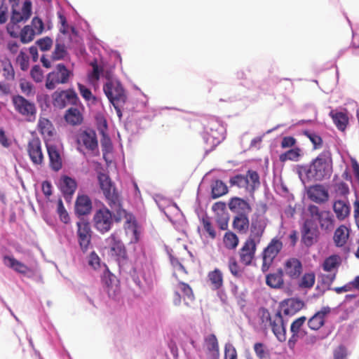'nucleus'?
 <instances>
[{
    "label": "nucleus",
    "instance_id": "f257e3e1",
    "mask_svg": "<svg viewBox=\"0 0 359 359\" xmlns=\"http://www.w3.org/2000/svg\"><path fill=\"white\" fill-rule=\"evenodd\" d=\"M111 209L114 213L104 205L95 211L93 217L95 229L103 234L111 230L114 222L120 223L123 219H125V229H130L135 236V241H137V230L135 217L122 208L121 203H120V206Z\"/></svg>",
    "mask_w": 359,
    "mask_h": 359
},
{
    "label": "nucleus",
    "instance_id": "f03ea898",
    "mask_svg": "<svg viewBox=\"0 0 359 359\" xmlns=\"http://www.w3.org/2000/svg\"><path fill=\"white\" fill-rule=\"evenodd\" d=\"M332 154L329 150L321 152L311 163L306 176L315 180L321 181L330 177L332 171Z\"/></svg>",
    "mask_w": 359,
    "mask_h": 359
},
{
    "label": "nucleus",
    "instance_id": "7ed1b4c3",
    "mask_svg": "<svg viewBox=\"0 0 359 359\" xmlns=\"http://www.w3.org/2000/svg\"><path fill=\"white\" fill-rule=\"evenodd\" d=\"M205 135L204 140L210 148L217 146L224 139L223 127L215 117H210L203 123Z\"/></svg>",
    "mask_w": 359,
    "mask_h": 359
},
{
    "label": "nucleus",
    "instance_id": "20e7f679",
    "mask_svg": "<svg viewBox=\"0 0 359 359\" xmlns=\"http://www.w3.org/2000/svg\"><path fill=\"white\" fill-rule=\"evenodd\" d=\"M98 181L100 189L106 198V201L111 208L120 206V196L114 187L109 177L104 173H99Z\"/></svg>",
    "mask_w": 359,
    "mask_h": 359
},
{
    "label": "nucleus",
    "instance_id": "39448f33",
    "mask_svg": "<svg viewBox=\"0 0 359 359\" xmlns=\"http://www.w3.org/2000/svg\"><path fill=\"white\" fill-rule=\"evenodd\" d=\"M104 250L109 257L116 260L127 257L126 247L117 233L114 232L104 240Z\"/></svg>",
    "mask_w": 359,
    "mask_h": 359
},
{
    "label": "nucleus",
    "instance_id": "423d86ee",
    "mask_svg": "<svg viewBox=\"0 0 359 359\" xmlns=\"http://www.w3.org/2000/svg\"><path fill=\"white\" fill-rule=\"evenodd\" d=\"M72 74L65 65H57L55 69L46 76V88L48 90H53L59 84L67 83Z\"/></svg>",
    "mask_w": 359,
    "mask_h": 359
},
{
    "label": "nucleus",
    "instance_id": "0eeeda50",
    "mask_svg": "<svg viewBox=\"0 0 359 359\" xmlns=\"http://www.w3.org/2000/svg\"><path fill=\"white\" fill-rule=\"evenodd\" d=\"M12 103L15 110L29 121H32L36 118V108L35 104L23 96L18 95L12 97Z\"/></svg>",
    "mask_w": 359,
    "mask_h": 359
},
{
    "label": "nucleus",
    "instance_id": "6e6552de",
    "mask_svg": "<svg viewBox=\"0 0 359 359\" xmlns=\"http://www.w3.org/2000/svg\"><path fill=\"white\" fill-rule=\"evenodd\" d=\"M172 290V302L175 306H180L182 300L186 305L189 306V302H193L195 299L193 290L187 283L178 280L173 285Z\"/></svg>",
    "mask_w": 359,
    "mask_h": 359
},
{
    "label": "nucleus",
    "instance_id": "1a4fd4ad",
    "mask_svg": "<svg viewBox=\"0 0 359 359\" xmlns=\"http://www.w3.org/2000/svg\"><path fill=\"white\" fill-rule=\"evenodd\" d=\"M103 90L111 103H126L127 97L119 81H107L103 86Z\"/></svg>",
    "mask_w": 359,
    "mask_h": 359
},
{
    "label": "nucleus",
    "instance_id": "9d476101",
    "mask_svg": "<svg viewBox=\"0 0 359 359\" xmlns=\"http://www.w3.org/2000/svg\"><path fill=\"white\" fill-rule=\"evenodd\" d=\"M76 236L78 243L83 252H87L90 245L93 231L88 222L82 219L76 222Z\"/></svg>",
    "mask_w": 359,
    "mask_h": 359
},
{
    "label": "nucleus",
    "instance_id": "9b49d317",
    "mask_svg": "<svg viewBox=\"0 0 359 359\" xmlns=\"http://www.w3.org/2000/svg\"><path fill=\"white\" fill-rule=\"evenodd\" d=\"M310 216L319 222L320 228L325 230H331L334 227V219L332 214L328 210H320L315 205L308 207Z\"/></svg>",
    "mask_w": 359,
    "mask_h": 359
},
{
    "label": "nucleus",
    "instance_id": "f8f14e48",
    "mask_svg": "<svg viewBox=\"0 0 359 359\" xmlns=\"http://www.w3.org/2000/svg\"><path fill=\"white\" fill-rule=\"evenodd\" d=\"M52 97L53 106L58 109H63L67 104L76 105L79 102V97L72 89L55 91Z\"/></svg>",
    "mask_w": 359,
    "mask_h": 359
},
{
    "label": "nucleus",
    "instance_id": "ddd939ff",
    "mask_svg": "<svg viewBox=\"0 0 359 359\" xmlns=\"http://www.w3.org/2000/svg\"><path fill=\"white\" fill-rule=\"evenodd\" d=\"M27 151L32 163L35 165H41L44 162L41 142L39 138L34 137L27 144Z\"/></svg>",
    "mask_w": 359,
    "mask_h": 359
},
{
    "label": "nucleus",
    "instance_id": "4468645a",
    "mask_svg": "<svg viewBox=\"0 0 359 359\" xmlns=\"http://www.w3.org/2000/svg\"><path fill=\"white\" fill-rule=\"evenodd\" d=\"M319 231L311 219H306L302 228V242L306 246L313 245L318 241Z\"/></svg>",
    "mask_w": 359,
    "mask_h": 359
},
{
    "label": "nucleus",
    "instance_id": "2eb2a0df",
    "mask_svg": "<svg viewBox=\"0 0 359 359\" xmlns=\"http://www.w3.org/2000/svg\"><path fill=\"white\" fill-rule=\"evenodd\" d=\"M259 243L251 239H246L238 252L239 259L241 264L245 266L252 264L255 257L257 246Z\"/></svg>",
    "mask_w": 359,
    "mask_h": 359
},
{
    "label": "nucleus",
    "instance_id": "dca6fc26",
    "mask_svg": "<svg viewBox=\"0 0 359 359\" xmlns=\"http://www.w3.org/2000/svg\"><path fill=\"white\" fill-rule=\"evenodd\" d=\"M266 226V222L260 215H257L255 217L252 218L249 228L250 233L247 239H251L253 241L259 243Z\"/></svg>",
    "mask_w": 359,
    "mask_h": 359
},
{
    "label": "nucleus",
    "instance_id": "f3484780",
    "mask_svg": "<svg viewBox=\"0 0 359 359\" xmlns=\"http://www.w3.org/2000/svg\"><path fill=\"white\" fill-rule=\"evenodd\" d=\"M308 198L318 204L327 202L329 199L327 189L323 184L310 186L307 189Z\"/></svg>",
    "mask_w": 359,
    "mask_h": 359
},
{
    "label": "nucleus",
    "instance_id": "a211bd4d",
    "mask_svg": "<svg viewBox=\"0 0 359 359\" xmlns=\"http://www.w3.org/2000/svg\"><path fill=\"white\" fill-rule=\"evenodd\" d=\"M77 142L79 145H83L86 149L92 151L97 149L98 147L97 135L93 130L80 133L77 137Z\"/></svg>",
    "mask_w": 359,
    "mask_h": 359
},
{
    "label": "nucleus",
    "instance_id": "6ab92c4d",
    "mask_svg": "<svg viewBox=\"0 0 359 359\" xmlns=\"http://www.w3.org/2000/svg\"><path fill=\"white\" fill-rule=\"evenodd\" d=\"M331 313V308L328 306H323L321 309L317 311L313 316H311L307 322L309 327L317 331L320 330L325 323V318Z\"/></svg>",
    "mask_w": 359,
    "mask_h": 359
},
{
    "label": "nucleus",
    "instance_id": "aec40b11",
    "mask_svg": "<svg viewBox=\"0 0 359 359\" xmlns=\"http://www.w3.org/2000/svg\"><path fill=\"white\" fill-rule=\"evenodd\" d=\"M269 327L271 328L278 341H285L286 340V329L280 311H278L273 316V320Z\"/></svg>",
    "mask_w": 359,
    "mask_h": 359
},
{
    "label": "nucleus",
    "instance_id": "412c9836",
    "mask_svg": "<svg viewBox=\"0 0 359 359\" xmlns=\"http://www.w3.org/2000/svg\"><path fill=\"white\" fill-rule=\"evenodd\" d=\"M204 348L208 359H219V343L214 334H210L204 338Z\"/></svg>",
    "mask_w": 359,
    "mask_h": 359
},
{
    "label": "nucleus",
    "instance_id": "4be33fe9",
    "mask_svg": "<svg viewBox=\"0 0 359 359\" xmlns=\"http://www.w3.org/2000/svg\"><path fill=\"white\" fill-rule=\"evenodd\" d=\"M284 272L291 279H298L302 273V264L297 258H290L284 264Z\"/></svg>",
    "mask_w": 359,
    "mask_h": 359
},
{
    "label": "nucleus",
    "instance_id": "5701e85b",
    "mask_svg": "<svg viewBox=\"0 0 359 359\" xmlns=\"http://www.w3.org/2000/svg\"><path fill=\"white\" fill-rule=\"evenodd\" d=\"M32 15V3L29 1H25L21 11H18L13 8L12 15L11 18V24L17 25L18 23L26 22Z\"/></svg>",
    "mask_w": 359,
    "mask_h": 359
},
{
    "label": "nucleus",
    "instance_id": "b1692460",
    "mask_svg": "<svg viewBox=\"0 0 359 359\" xmlns=\"http://www.w3.org/2000/svg\"><path fill=\"white\" fill-rule=\"evenodd\" d=\"M47 152L50 161V167L55 171L60 170L62 167V158L58 148L54 144H46Z\"/></svg>",
    "mask_w": 359,
    "mask_h": 359
},
{
    "label": "nucleus",
    "instance_id": "393cba45",
    "mask_svg": "<svg viewBox=\"0 0 359 359\" xmlns=\"http://www.w3.org/2000/svg\"><path fill=\"white\" fill-rule=\"evenodd\" d=\"M229 208L236 215L244 213L248 215L252 211L249 203L239 197H233L229 201Z\"/></svg>",
    "mask_w": 359,
    "mask_h": 359
},
{
    "label": "nucleus",
    "instance_id": "a878e982",
    "mask_svg": "<svg viewBox=\"0 0 359 359\" xmlns=\"http://www.w3.org/2000/svg\"><path fill=\"white\" fill-rule=\"evenodd\" d=\"M60 187L64 197L70 200L77 188L76 180L68 176H62L60 180Z\"/></svg>",
    "mask_w": 359,
    "mask_h": 359
},
{
    "label": "nucleus",
    "instance_id": "bb28decb",
    "mask_svg": "<svg viewBox=\"0 0 359 359\" xmlns=\"http://www.w3.org/2000/svg\"><path fill=\"white\" fill-rule=\"evenodd\" d=\"M92 210V201L87 195L78 196L75 203V212L83 216L90 214Z\"/></svg>",
    "mask_w": 359,
    "mask_h": 359
},
{
    "label": "nucleus",
    "instance_id": "cd10ccee",
    "mask_svg": "<svg viewBox=\"0 0 359 359\" xmlns=\"http://www.w3.org/2000/svg\"><path fill=\"white\" fill-rule=\"evenodd\" d=\"M4 264L15 272L22 275H27V273L32 272L31 268L11 256H4Z\"/></svg>",
    "mask_w": 359,
    "mask_h": 359
},
{
    "label": "nucleus",
    "instance_id": "c85d7f7f",
    "mask_svg": "<svg viewBox=\"0 0 359 359\" xmlns=\"http://www.w3.org/2000/svg\"><path fill=\"white\" fill-rule=\"evenodd\" d=\"M232 227L239 234H246L250 228L248 215H236L233 219Z\"/></svg>",
    "mask_w": 359,
    "mask_h": 359
},
{
    "label": "nucleus",
    "instance_id": "c756f323",
    "mask_svg": "<svg viewBox=\"0 0 359 359\" xmlns=\"http://www.w3.org/2000/svg\"><path fill=\"white\" fill-rule=\"evenodd\" d=\"M304 306L303 301L298 299L291 298L286 300L282 304L283 313L286 316H293Z\"/></svg>",
    "mask_w": 359,
    "mask_h": 359
},
{
    "label": "nucleus",
    "instance_id": "7c9ffc66",
    "mask_svg": "<svg viewBox=\"0 0 359 359\" xmlns=\"http://www.w3.org/2000/svg\"><path fill=\"white\" fill-rule=\"evenodd\" d=\"M208 279L213 290H219L223 286V273L221 270L217 268L208 273Z\"/></svg>",
    "mask_w": 359,
    "mask_h": 359
},
{
    "label": "nucleus",
    "instance_id": "2f4dec72",
    "mask_svg": "<svg viewBox=\"0 0 359 359\" xmlns=\"http://www.w3.org/2000/svg\"><path fill=\"white\" fill-rule=\"evenodd\" d=\"M283 271L279 269L276 273H269L266 276V283L272 288H280L283 284Z\"/></svg>",
    "mask_w": 359,
    "mask_h": 359
},
{
    "label": "nucleus",
    "instance_id": "473e14b6",
    "mask_svg": "<svg viewBox=\"0 0 359 359\" xmlns=\"http://www.w3.org/2000/svg\"><path fill=\"white\" fill-rule=\"evenodd\" d=\"M65 119L69 124L72 126H77L82 123L83 118L79 109L71 107L67 110L65 114Z\"/></svg>",
    "mask_w": 359,
    "mask_h": 359
},
{
    "label": "nucleus",
    "instance_id": "72a5a7b5",
    "mask_svg": "<svg viewBox=\"0 0 359 359\" xmlns=\"http://www.w3.org/2000/svg\"><path fill=\"white\" fill-rule=\"evenodd\" d=\"M348 236V229L344 225H341L334 231L333 237L334 244L337 247L344 246L346 243Z\"/></svg>",
    "mask_w": 359,
    "mask_h": 359
},
{
    "label": "nucleus",
    "instance_id": "f704fd0d",
    "mask_svg": "<svg viewBox=\"0 0 359 359\" xmlns=\"http://www.w3.org/2000/svg\"><path fill=\"white\" fill-rule=\"evenodd\" d=\"M306 321V318L305 316H301L296 320H294L290 326V331L292 332V337L289 340V344H290L292 342L294 343L297 341V339L299 337L301 334V328L305 324Z\"/></svg>",
    "mask_w": 359,
    "mask_h": 359
},
{
    "label": "nucleus",
    "instance_id": "c9c22d12",
    "mask_svg": "<svg viewBox=\"0 0 359 359\" xmlns=\"http://www.w3.org/2000/svg\"><path fill=\"white\" fill-rule=\"evenodd\" d=\"M38 129L39 133L45 137H51L53 135V126L52 123L46 118H39L38 122Z\"/></svg>",
    "mask_w": 359,
    "mask_h": 359
},
{
    "label": "nucleus",
    "instance_id": "e433bc0d",
    "mask_svg": "<svg viewBox=\"0 0 359 359\" xmlns=\"http://www.w3.org/2000/svg\"><path fill=\"white\" fill-rule=\"evenodd\" d=\"M341 263V257L337 255H332L327 257L323 264V269L325 271L332 272L335 271L337 272V269Z\"/></svg>",
    "mask_w": 359,
    "mask_h": 359
},
{
    "label": "nucleus",
    "instance_id": "4c0bfd02",
    "mask_svg": "<svg viewBox=\"0 0 359 359\" xmlns=\"http://www.w3.org/2000/svg\"><path fill=\"white\" fill-rule=\"evenodd\" d=\"M68 55L67 47L64 42L57 39L55 41V48L51 53L53 60H61L66 57Z\"/></svg>",
    "mask_w": 359,
    "mask_h": 359
},
{
    "label": "nucleus",
    "instance_id": "58836bf2",
    "mask_svg": "<svg viewBox=\"0 0 359 359\" xmlns=\"http://www.w3.org/2000/svg\"><path fill=\"white\" fill-rule=\"evenodd\" d=\"M333 210L336 214L337 217L339 220L344 219L349 214L350 208L347 203L341 200L334 202L333 205Z\"/></svg>",
    "mask_w": 359,
    "mask_h": 359
},
{
    "label": "nucleus",
    "instance_id": "ea45409f",
    "mask_svg": "<svg viewBox=\"0 0 359 359\" xmlns=\"http://www.w3.org/2000/svg\"><path fill=\"white\" fill-rule=\"evenodd\" d=\"M102 281L109 294L111 290H113V292L116 291V287H117V279L114 275L109 271V270L107 269L104 271L102 277Z\"/></svg>",
    "mask_w": 359,
    "mask_h": 359
},
{
    "label": "nucleus",
    "instance_id": "a19ab883",
    "mask_svg": "<svg viewBox=\"0 0 359 359\" xmlns=\"http://www.w3.org/2000/svg\"><path fill=\"white\" fill-rule=\"evenodd\" d=\"M330 115L331 116L337 128L339 130L344 131L348 123V116L343 112L334 113L332 111L330 112Z\"/></svg>",
    "mask_w": 359,
    "mask_h": 359
},
{
    "label": "nucleus",
    "instance_id": "79ce46f5",
    "mask_svg": "<svg viewBox=\"0 0 359 359\" xmlns=\"http://www.w3.org/2000/svg\"><path fill=\"white\" fill-rule=\"evenodd\" d=\"M223 243L226 248L234 250L239 243V239L237 235L232 231H226L223 238Z\"/></svg>",
    "mask_w": 359,
    "mask_h": 359
},
{
    "label": "nucleus",
    "instance_id": "37998d69",
    "mask_svg": "<svg viewBox=\"0 0 359 359\" xmlns=\"http://www.w3.org/2000/svg\"><path fill=\"white\" fill-rule=\"evenodd\" d=\"M301 149L299 147H294L281 154L279 156V160L281 162H285L287 161H297L299 158L301 156Z\"/></svg>",
    "mask_w": 359,
    "mask_h": 359
},
{
    "label": "nucleus",
    "instance_id": "c03bdc74",
    "mask_svg": "<svg viewBox=\"0 0 359 359\" xmlns=\"http://www.w3.org/2000/svg\"><path fill=\"white\" fill-rule=\"evenodd\" d=\"M246 177L248 179V191L253 193L260 185L259 175L257 171L249 170Z\"/></svg>",
    "mask_w": 359,
    "mask_h": 359
},
{
    "label": "nucleus",
    "instance_id": "a18cd8bd",
    "mask_svg": "<svg viewBox=\"0 0 359 359\" xmlns=\"http://www.w3.org/2000/svg\"><path fill=\"white\" fill-rule=\"evenodd\" d=\"M228 192V188L222 180H216L212 185V198L221 197Z\"/></svg>",
    "mask_w": 359,
    "mask_h": 359
},
{
    "label": "nucleus",
    "instance_id": "49530a36",
    "mask_svg": "<svg viewBox=\"0 0 359 359\" xmlns=\"http://www.w3.org/2000/svg\"><path fill=\"white\" fill-rule=\"evenodd\" d=\"M277 255H275L273 253H271L265 250H263L262 253V264L261 267L262 272L266 273L269 271Z\"/></svg>",
    "mask_w": 359,
    "mask_h": 359
},
{
    "label": "nucleus",
    "instance_id": "de8ad7c7",
    "mask_svg": "<svg viewBox=\"0 0 359 359\" xmlns=\"http://www.w3.org/2000/svg\"><path fill=\"white\" fill-rule=\"evenodd\" d=\"M78 89L81 95L87 102L91 104L97 103V98L92 94L91 90L86 86L81 83H78Z\"/></svg>",
    "mask_w": 359,
    "mask_h": 359
},
{
    "label": "nucleus",
    "instance_id": "09e8293b",
    "mask_svg": "<svg viewBox=\"0 0 359 359\" xmlns=\"http://www.w3.org/2000/svg\"><path fill=\"white\" fill-rule=\"evenodd\" d=\"M229 183L231 186H236L238 188H244L248 191V179L246 175L241 174L236 175L230 178Z\"/></svg>",
    "mask_w": 359,
    "mask_h": 359
},
{
    "label": "nucleus",
    "instance_id": "8fccbe9b",
    "mask_svg": "<svg viewBox=\"0 0 359 359\" xmlns=\"http://www.w3.org/2000/svg\"><path fill=\"white\" fill-rule=\"evenodd\" d=\"M36 35L30 25H25L20 33V41L22 43H28L33 41L34 36Z\"/></svg>",
    "mask_w": 359,
    "mask_h": 359
},
{
    "label": "nucleus",
    "instance_id": "3c124183",
    "mask_svg": "<svg viewBox=\"0 0 359 359\" xmlns=\"http://www.w3.org/2000/svg\"><path fill=\"white\" fill-rule=\"evenodd\" d=\"M316 281V276L313 272L304 273L301 278L299 286L302 288H311Z\"/></svg>",
    "mask_w": 359,
    "mask_h": 359
},
{
    "label": "nucleus",
    "instance_id": "603ef678",
    "mask_svg": "<svg viewBox=\"0 0 359 359\" xmlns=\"http://www.w3.org/2000/svg\"><path fill=\"white\" fill-rule=\"evenodd\" d=\"M228 267L233 276L236 278L242 276L243 271L234 257L231 256L229 258Z\"/></svg>",
    "mask_w": 359,
    "mask_h": 359
},
{
    "label": "nucleus",
    "instance_id": "864d4df0",
    "mask_svg": "<svg viewBox=\"0 0 359 359\" xmlns=\"http://www.w3.org/2000/svg\"><path fill=\"white\" fill-rule=\"evenodd\" d=\"M254 351L259 359H270L269 351L263 343H255L254 344Z\"/></svg>",
    "mask_w": 359,
    "mask_h": 359
},
{
    "label": "nucleus",
    "instance_id": "5fc2aeb1",
    "mask_svg": "<svg viewBox=\"0 0 359 359\" xmlns=\"http://www.w3.org/2000/svg\"><path fill=\"white\" fill-rule=\"evenodd\" d=\"M4 77L8 80H13L15 78V72L9 59L6 58L1 62Z\"/></svg>",
    "mask_w": 359,
    "mask_h": 359
},
{
    "label": "nucleus",
    "instance_id": "6e6d98bb",
    "mask_svg": "<svg viewBox=\"0 0 359 359\" xmlns=\"http://www.w3.org/2000/svg\"><path fill=\"white\" fill-rule=\"evenodd\" d=\"M35 44L41 51L46 52L51 49L53 41L49 36H45L36 41Z\"/></svg>",
    "mask_w": 359,
    "mask_h": 359
},
{
    "label": "nucleus",
    "instance_id": "4d7b16f0",
    "mask_svg": "<svg viewBox=\"0 0 359 359\" xmlns=\"http://www.w3.org/2000/svg\"><path fill=\"white\" fill-rule=\"evenodd\" d=\"M57 213L59 215L60 219L65 224H68L70 222V217L67 210L65 209L62 199H59L57 201Z\"/></svg>",
    "mask_w": 359,
    "mask_h": 359
},
{
    "label": "nucleus",
    "instance_id": "13d9d810",
    "mask_svg": "<svg viewBox=\"0 0 359 359\" xmlns=\"http://www.w3.org/2000/svg\"><path fill=\"white\" fill-rule=\"evenodd\" d=\"M282 248L283 243L279 239L273 238L264 250L278 256Z\"/></svg>",
    "mask_w": 359,
    "mask_h": 359
},
{
    "label": "nucleus",
    "instance_id": "bf43d9fd",
    "mask_svg": "<svg viewBox=\"0 0 359 359\" xmlns=\"http://www.w3.org/2000/svg\"><path fill=\"white\" fill-rule=\"evenodd\" d=\"M306 136L310 140V141L313 144V148L315 149H320L323 145V140L322 137L317 135L315 133L306 131Z\"/></svg>",
    "mask_w": 359,
    "mask_h": 359
},
{
    "label": "nucleus",
    "instance_id": "052dcab7",
    "mask_svg": "<svg viewBox=\"0 0 359 359\" xmlns=\"http://www.w3.org/2000/svg\"><path fill=\"white\" fill-rule=\"evenodd\" d=\"M202 224L204 230L208 233L209 236L214 239L216 237V231L210 222L209 217H204L202 218Z\"/></svg>",
    "mask_w": 359,
    "mask_h": 359
},
{
    "label": "nucleus",
    "instance_id": "680f3d73",
    "mask_svg": "<svg viewBox=\"0 0 359 359\" xmlns=\"http://www.w3.org/2000/svg\"><path fill=\"white\" fill-rule=\"evenodd\" d=\"M259 317L264 328H267L271 323V320H273V316H271L269 311L264 308H262L259 310Z\"/></svg>",
    "mask_w": 359,
    "mask_h": 359
},
{
    "label": "nucleus",
    "instance_id": "e2e57ef3",
    "mask_svg": "<svg viewBox=\"0 0 359 359\" xmlns=\"http://www.w3.org/2000/svg\"><path fill=\"white\" fill-rule=\"evenodd\" d=\"M30 26L36 35L41 34L44 30V24L42 20L38 17H34L32 19Z\"/></svg>",
    "mask_w": 359,
    "mask_h": 359
},
{
    "label": "nucleus",
    "instance_id": "0e129e2a",
    "mask_svg": "<svg viewBox=\"0 0 359 359\" xmlns=\"http://www.w3.org/2000/svg\"><path fill=\"white\" fill-rule=\"evenodd\" d=\"M16 62L20 65V69L22 71L28 69L29 66V57L24 52L20 51L16 58Z\"/></svg>",
    "mask_w": 359,
    "mask_h": 359
},
{
    "label": "nucleus",
    "instance_id": "69168bd1",
    "mask_svg": "<svg viewBox=\"0 0 359 359\" xmlns=\"http://www.w3.org/2000/svg\"><path fill=\"white\" fill-rule=\"evenodd\" d=\"M33 80L36 83L42 82L43 80V72L40 66L34 65L30 72Z\"/></svg>",
    "mask_w": 359,
    "mask_h": 359
},
{
    "label": "nucleus",
    "instance_id": "338daca9",
    "mask_svg": "<svg viewBox=\"0 0 359 359\" xmlns=\"http://www.w3.org/2000/svg\"><path fill=\"white\" fill-rule=\"evenodd\" d=\"M224 359H237V351L235 347L230 344L225 345Z\"/></svg>",
    "mask_w": 359,
    "mask_h": 359
},
{
    "label": "nucleus",
    "instance_id": "774afa93",
    "mask_svg": "<svg viewBox=\"0 0 359 359\" xmlns=\"http://www.w3.org/2000/svg\"><path fill=\"white\" fill-rule=\"evenodd\" d=\"M217 224L221 230H226L228 229L229 217L226 213L217 217Z\"/></svg>",
    "mask_w": 359,
    "mask_h": 359
}]
</instances>
